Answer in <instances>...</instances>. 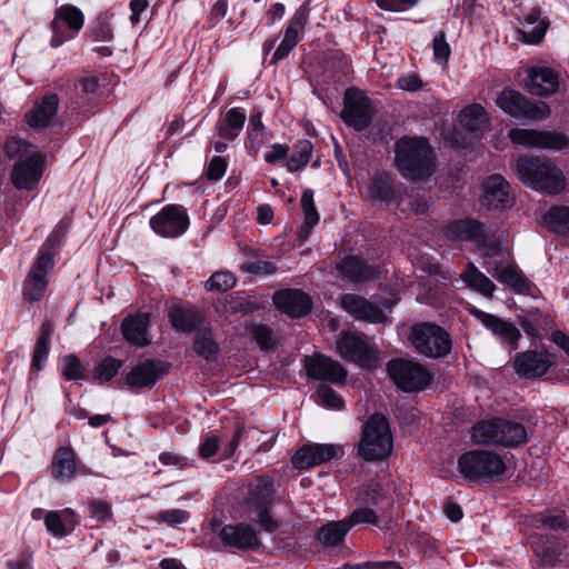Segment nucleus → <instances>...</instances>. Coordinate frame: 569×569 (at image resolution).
I'll use <instances>...</instances> for the list:
<instances>
[{
	"label": "nucleus",
	"mask_w": 569,
	"mask_h": 569,
	"mask_svg": "<svg viewBox=\"0 0 569 569\" xmlns=\"http://www.w3.org/2000/svg\"><path fill=\"white\" fill-rule=\"evenodd\" d=\"M62 370L61 373L66 380L78 381L87 378L84 367L81 365L80 359L71 353L61 359Z\"/></svg>",
	"instance_id": "3c124183"
},
{
	"label": "nucleus",
	"mask_w": 569,
	"mask_h": 569,
	"mask_svg": "<svg viewBox=\"0 0 569 569\" xmlns=\"http://www.w3.org/2000/svg\"><path fill=\"white\" fill-rule=\"evenodd\" d=\"M171 327L179 332H192L201 322L200 312L190 305L173 303L168 310Z\"/></svg>",
	"instance_id": "4c0bfd02"
},
{
	"label": "nucleus",
	"mask_w": 569,
	"mask_h": 569,
	"mask_svg": "<svg viewBox=\"0 0 569 569\" xmlns=\"http://www.w3.org/2000/svg\"><path fill=\"white\" fill-rule=\"evenodd\" d=\"M443 237L450 241H471L476 244H485V226L477 219L466 217L449 223L442 230Z\"/></svg>",
	"instance_id": "c756f323"
},
{
	"label": "nucleus",
	"mask_w": 569,
	"mask_h": 569,
	"mask_svg": "<svg viewBox=\"0 0 569 569\" xmlns=\"http://www.w3.org/2000/svg\"><path fill=\"white\" fill-rule=\"evenodd\" d=\"M47 530L54 537L62 538L71 533L78 525L72 509L49 511L44 517Z\"/></svg>",
	"instance_id": "58836bf2"
},
{
	"label": "nucleus",
	"mask_w": 569,
	"mask_h": 569,
	"mask_svg": "<svg viewBox=\"0 0 569 569\" xmlns=\"http://www.w3.org/2000/svg\"><path fill=\"white\" fill-rule=\"evenodd\" d=\"M90 516L98 521H107L111 519V506L103 500H93L88 505Z\"/></svg>",
	"instance_id": "0e129e2a"
},
{
	"label": "nucleus",
	"mask_w": 569,
	"mask_h": 569,
	"mask_svg": "<svg viewBox=\"0 0 569 569\" xmlns=\"http://www.w3.org/2000/svg\"><path fill=\"white\" fill-rule=\"evenodd\" d=\"M167 372L168 365L166 362L148 359L132 367L124 380L131 389L152 388Z\"/></svg>",
	"instance_id": "b1692460"
},
{
	"label": "nucleus",
	"mask_w": 569,
	"mask_h": 569,
	"mask_svg": "<svg viewBox=\"0 0 569 569\" xmlns=\"http://www.w3.org/2000/svg\"><path fill=\"white\" fill-rule=\"evenodd\" d=\"M337 270L352 283L366 282L379 277V270L376 267L366 264L356 256L345 257L337 262Z\"/></svg>",
	"instance_id": "c9c22d12"
},
{
	"label": "nucleus",
	"mask_w": 569,
	"mask_h": 569,
	"mask_svg": "<svg viewBox=\"0 0 569 569\" xmlns=\"http://www.w3.org/2000/svg\"><path fill=\"white\" fill-rule=\"evenodd\" d=\"M92 37L96 41H110L113 37L110 23L99 18L96 26L91 29Z\"/></svg>",
	"instance_id": "774afa93"
},
{
	"label": "nucleus",
	"mask_w": 569,
	"mask_h": 569,
	"mask_svg": "<svg viewBox=\"0 0 569 569\" xmlns=\"http://www.w3.org/2000/svg\"><path fill=\"white\" fill-rule=\"evenodd\" d=\"M50 469L52 477L59 481H70L78 473H88L87 468L78 463L76 452L71 447L56 449Z\"/></svg>",
	"instance_id": "2f4dec72"
},
{
	"label": "nucleus",
	"mask_w": 569,
	"mask_h": 569,
	"mask_svg": "<svg viewBox=\"0 0 569 569\" xmlns=\"http://www.w3.org/2000/svg\"><path fill=\"white\" fill-rule=\"evenodd\" d=\"M342 453V448L331 443H310L301 447L291 459L296 469L303 470L326 463Z\"/></svg>",
	"instance_id": "aec40b11"
},
{
	"label": "nucleus",
	"mask_w": 569,
	"mask_h": 569,
	"mask_svg": "<svg viewBox=\"0 0 569 569\" xmlns=\"http://www.w3.org/2000/svg\"><path fill=\"white\" fill-rule=\"evenodd\" d=\"M459 123L469 132L483 131L489 124V116L485 108L478 103L465 107L458 117Z\"/></svg>",
	"instance_id": "79ce46f5"
},
{
	"label": "nucleus",
	"mask_w": 569,
	"mask_h": 569,
	"mask_svg": "<svg viewBox=\"0 0 569 569\" xmlns=\"http://www.w3.org/2000/svg\"><path fill=\"white\" fill-rule=\"evenodd\" d=\"M482 190L480 203L487 210L507 211L515 204L511 186L501 174L495 173L486 178Z\"/></svg>",
	"instance_id": "a211bd4d"
},
{
	"label": "nucleus",
	"mask_w": 569,
	"mask_h": 569,
	"mask_svg": "<svg viewBox=\"0 0 569 569\" xmlns=\"http://www.w3.org/2000/svg\"><path fill=\"white\" fill-rule=\"evenodd\" d=\"M519 323L522 330L530 337L537 339L541 337L540 325L541 316L538 312H530L520 318Z\"/></svg>",
	"instance_id": "bf43d9fd"
},
{
	"label": "nucleus",
	"mask_w": 569,
	"mask_h": 569,
	"mask_svg": "<svg viewBox=\"0 0 569 569\" xmlns=\"http://www.w3.org/2000/svg\"><path fill=\"white\" fill-rule=\"evenodd\" d=\"M523 89L533 97L553 96L560 86V74L551 67L536 64L525 69Z\"/></svg>",
	"instance_id": "f3484780"
},
{
	"label": "nucleus",
	"mask_w": 569,
	"mask_h": 569,
	"mask_svg": "<svg viewBox=\"0 0 569 569\" xmlns=\"http://www.w3.org/2000/svg\"><path fill=\"white\" fill-rule=\"evenodd\" d=\"M523 19L525 27L519 30L520 40L527 44L540 43L550 26L549 18L542 14L540 7H533Z\"/></svg>",
	"instance_id": "f704fd0d"
},
{
	"label": "nucleus",
	"mask_w": 569,
	"mask_h": 569,
	"mask_svg": "<svg viewBox=\"0 0 569 569\" xmlns=\"http://www.w3.org/2000/svg\"><path fill=\"white\" fill-rule=\"evenodd\" d=\"M247 511L251 520H254L262 530L272 533L280 527V521L270 515V506L273 501V478L268 475L257 477L249 487Z\"/></svg>",
	"instance_id": "423d86ee"
},
{
	"label": "nucleus",
	"mask_w": 569,
	"mask_h": 569,
	"mask_svg": "<svg viewBox=\"0 0 569 569\" xmlns=\"http://www.w3.org/2000/svg\"><path fill=\"white\" fill-rule=\"evenodd\" d=\"M340 303L346 312L358 320L370 323H382L386 320V315L381 306L362 296L346 293L342 296Z\"/></svg>",
	"instance_id": "393cba45"
},
{
	"label": "nucleus",
	"mask_w": 569,
	"mask_h": 569,
	"mask_svg": "<svg viewBox=\"0 0 569 569\" xmlns=\"http://www.w3.org/2000/svg\"><path fill=\"white\" fill-rule=\"evenodd\" d=\"M362 507L356 508L349 517L345 518L350 529L357 525L377 526L389 516L393 507V499L379 482H370L360 493Z\"/></svg>",
	"instance_id": "39448f33"
},
{
	"label": "nucleus",
	"mask_w": 569,
	"mask_h": 569,
	"mask_svg": "<svg viewBox=\"0 0 569 569\" xmlns=\"http://www.w3.org/2000/svg\"><path fill=\"white\" fill-rule=\"evenodd\" d=\"M218 537L224 546L242 551L257 550L261 546L257 531L247 522L226 525Z\"/></svg>",
	"instance_id": "5701e85b"
},
{
	"label": "nucleus",
	"mask_w": 569,
	"mask_h": 569,
	"mask_svg": "<svg viewBox=\"0 0 569 569\" xmlns=\"http://www.w3.org/2000/svg\"><path fill=\"white\" fill-rule=\"evenodd\" d=\"M320 72L313 74L312 81L317 86L325 89V87L341 81L349 72V62L347 57L340 52L335 51L329 53L319 64Z\"/></svg>",
	"instance_id": "cd10ccee"
},
{
	"label": "nucleus",
	"mask_w": 569,
	"mask_h": 569,
	"mask_svg": "<svg viewBox=\"0 0 569 569\" xmlns=\"http://www.w3.org/2000/svg\"><path fill=\"white\" fill-rule=\"evenodd\" d=\"M349 531L350 525L345 519L330 521L318 530L317 538L326 547H337Z\"/></svg>",
	"instance_id": "37998d69"
},
{
	"label": "nucleus",
	"mask_w": 569,
	"mask_h": 569,
	"mask_svg": "<svg viewBox=\"0 0 569 569\" xmlns=\"http://www.w3.org/2000/svg\"><path fill=\"white\" fill-rule=\"evenodd\" d=\"M236 286V278L231 272L219 271L212 273L206 282V288L210 292L227 291Z\"/></svg>",
	"instance_id": "5fc2aeb1"
},
{
	"label": "nucleus",
	"mask_w": 569,
	"mask_h": 569,
	"mask_svg": "<svg viewBox=\"0 0 569 569\" xmlns=\"http://www.w3.org/2000/svg\"><path fill=\"white\" fill-rule=\"evenodd\" d=\"M420 0H376L379 9L389 12H407L413 9Z\"/></svg>",
	"instance_id": "13d9d810"
},
{
	"label": "nucleus",
	"mask_w": 569,
	"mask_h": 569,
	"mask_svg": "<svg viewBox=\"0 0 569 569\" xmlns=\"http://www.w3.org/2000/svg\"><path fill=\"white\" fill-rule=\"evenodd\" d=\"M393 451V433L388 418L382 413L371 415L362 425L357 455L367 462L388 459Z\"/></svg>",
	"instance_id": "7ed1b4c3"
},
{
	"label": "nucleus",
	"mask_w": 569,
	"mask_h": 569,
	"mask_svg": "<svg viewBox=\"0 0 569 569\" xmlns=\"http://www.w3.org/2000/svg\"><path fill=\"white\" fill-rule=\"evenodd\" d=\"M227 168V160L221 156H214L207 167L206 177L210 181H218L224 176Z\"/></svg>",
	"instance_id": "052dcab7"
},
{
	"label": "nucleus",
	"mask_w": 569,
	"mask_h": 569,
	"mask_svg": "<svg viewBox=\"0 0 569 569\" xmlns=\"http://www.w3.org/2000/svg\"><path fill=\"white\" fill-rule=\"evenodd\" d=\"M489 271L498 281L509 286L515 292L525 296L531 295V281L513 263L496 262L495 268Z\"/></svg>",
	"instance_id": "72a5a7b5"
},
{
	"label": "nucleus",
	"mask_w": 569,
	"mask_h": 569,
	"mask_svg": "<svg viewBox=\"0 0 569 569\" xmlns=\"http://www.w3.org/2000/svg\"><path fill=\"white\" fill-rule=\"evenodd\" d=\"M60 99L56 93H47L37 99L33 107L26 112V123L33 130L48 127L56 117Z\"/></svg>",
	"instance_id": "7c9ffc66"
},
{
	"label": "nucleus",
	"mask_w": 569,
	"mask_h": 569,
	"mask_svg": "<svg viewBox=\"0 0 569 569\" xmlns=\"http://www.w3.org/2000/svg\"><path fill=\"white\" fill-rule=\"evenodd\" d=\"M270 132L262 122V112L256 110L250 114L249 124L247 127L246 148L248 153L257 154L262 146L270 140Z\"/></svg>",
	"instance_id": "ea45409f"
},
{
	"label": "nucleus",
	"mask_w": 569,
	"mask_h": 569,
	"mask_svg": "<svg viewBox=\"0 0 569 569\" xmlns=\"http://www.w3.org/2000/svg\"><path fill=\"white\" fill-rule=\"evenodd\" d=\"M189 519V513L181 509H169L160 511L157 515V520L166 522L169 526H177L186 522Z\"/></svg>",
	"instance_id": "e2e57ef3"
},
{
	"label": "nucleus",
	"mask_w": 569,
	"mask_h": 569,
	"mask_svg": "<svg viewBox=\"0 0 569 569\" xmlns=\"http://www.w3.org/2000/svg\"><path fill=\"white\" fill-rule=\"evenodd\" d=\"M519 180L545 194H558L566 187V178L551 160L538 156H520L515 162Z\"/></svg>",
	"instance_id": "f03ea898"
},
{
	"label": "nucleus",
	"mask_w": 569,
	"mask_h": 569,
	"mask_svg": "<svg viewBox=\"0 0 569 569\" xmlns=\"http://www.w3.org/2000/svg\"><path fill=\"white\" fill-rule=\"evenodd\" d=\"M431 48L435 62L440 66L447 64L451 54V48L447 41V34L445 30H440L435 34L431 42Z\"/></svg>",
	"instance_id": "864d4df0"
},
{
	"label": "nucleus",
	"mask_w": 569,
	"mask_h": 569,
	"mask_svg": "<svg viewBox=\"0 0 569 569\" xmlns=\"http://www.w3.org/2000/svg\"><path fill=\"white\" fill-rule=\"evenodd\" d=\"M246 120V111L240 107H233L220 116L214 130L221 140L234 141L240 136Z\"/></svg>",
	"instance_id": "e433bc0d"
},
{
	"label": "nucleus",
	"mask_w": 569,
	"mask_h": 569,
	"mask_svg": "<svg viewBox=\"0 0 569 569\" xmlns=\"http://www.w3.org/2000/svg\"><path fill=\"white\" fill-rule=\"evenodd\" d=\"M53 266V254L46 250H39L23 283V298L27 301L33 302L42 299Z\"/></svg>",
	"instance_id": "2eb2a0df"
},
{
	"label": "nucleus",
	"mask_w": 569,
	"mask_h": 569,
	"mask_svg": "<svg viewBox=\"0 0 569 569\" xmlns=\"http://www.w3.org/2000/svg\"><path fill=\"white\" fill-rule=\"evenodd\" d=\"M397 87L405 91L415 92L423 87V82L418 74L409 73L398 78Z\"/></svg>",
	"instance_id": "338daca9"
},
{
	"label": "nucleus",
	"mask_w": 569,
	"mask_h": 569,
	"mask_svg": "<svg viewBox=\"0 0 569 569\" xmlns=\"http://www.w3.org/2000/svg\"><path fill=\"white\" fill-rule=\"evenodd\" d=\"M555 356L547 350H528L515 359L516 372L526 379L542 377L553 365Z\"/></svg>",
	"instance_id": "412c9836"
},
{
	"label": "nucleus",
	"mask_w": 569,
	"mask_h": 569,
	"mask_svg": "<svg viewBox=\"0 0 569 569\" xmlns=\"http://www.w3.org/2000/svg\"><path fill=\"white\" fill-rule=\"evenodd\" d=\"M471 315L497 336L503 345H507L510 352L518 349V340L521 333L512 322L505 321L479 309H472Z\"/></svg>",
	"instance_id": "a878e982"
},
{
	"label": "nucleus",
	"mask_w": 569,
	"mask_h": 569,
	"mask_svg": "<svg viewBox=\"0 0 569 569\" xmlns=\"http://www.w3.org/2000/svg\"><path fill=\"white\" fill-rule=\"evenodd\" d=\"M305 368L309 378L329 381L337 386H342L348 375V371L339 361L320 353L307 357Z\"/></svg>",
	"instance_id": "6ab92c4d"
},
{
	"label": "nucleus",
	"mask_w": 569,
	"mask_h": 569,
	"mask_svg": "<svg viewBox=\"0 0 569 569\" xmlns=\"http://www.w3.org/2000/svg\"><path fill=\"white\" fill-rule=\"evenodd\" d=\"M365 196L372 202L385 204L398 203L401 200V192L387 172H377L369 178Z\"/></svg>",
	"instance_id": "c85d7f7f"
},
{
	"label": "nucleus",
	"mask_w": 569,
	"mask_h": 569,
	"mask_svg": "<svg viewBox=\"0 0 569 569\" xmlns=\"http://www.w3.org/2000/svg\"><path fill=\"white\" fill-rule=\"evenodd\" d=\"M150 313L138 312L127 316L121 323V332L126 341L136 347L151 343L149 335Z\"/></svg>",
	"instance_id": "473e14b6"
},
{
	"label": "nucleus",
	"mask_w": 569,
	"mask_h": 569,
	"mask_svg": "<svg viewBox=\"0 0 569 569\" xmlns=\"http://www.w3.org/2000/svg\"><path fill=\"white\" fill-rule=\"evenodd\" d=\"M309 19V9L302 4L300 6L290 18L288 26L284 30L283 39L276 48L271 64L287 58L300 40V33L305 30Z\"/></svg>",
	"instance_id": "4be33fe9"
},
{
	"label": "nucleus",
	"mask_w": 569,
	"mask_h": 569,
	"mask_svg": "<svg viewBox=\"0 0 569 569\" xmlns=\"http://www.w3.org/2000/svg\"><path fill=\"white\" fill-rule=\"evenodd\" d=\"M313 144L308 139L298 140L293 147L291 154L288 157L286 167L289 172H298L303 170L311 160Z\"/></svg>",
	"instance_id": "c03bdc74"
},
{
	"label": "nucleus",
	"mask_w": 569,
	"mask_h": 569,
	"mask_svg": "<svg viewBox=\"0 0 569 569\" xmlns=\"http://www.w3.org/2000/svg\"><path fill=\"white\" fill-rule=\"evenodd\" d=\"M336 350L342 359L363 369L378 366L379 350L373 340L361 332L341 331L337 337Z\"/></svg>",
	"instance_id": "6e6552de"
},
{
	"label": "nucleus",
	"mask_w": 569,
	"mask_h": 569,
	"mask_svg": "<svg viewBox=\"0 0 569 569\" xmlns=\"http://www.w3.org/2000/svg\"><path fill=\"white\" fill-rule=\"evenodd\" d=\"M342 569H401L396 561H366L360 563H346Z\"/></svg>",
	"instance_id": "69168bd1"
},
{
	"label": "nucleus",
	"mask_w": 569,
	"mask_h": 569,
	"mask_svg": "<svg viewBox=\"0 0 569 569\" xmlns=\"http://www.w3.org/2000/svg\"><path fill=\"white\" fill-rule=\"evenodd\" d=\"M506 470L502 457L492 451L470 450L458 458V471L468 481H489L502 476Z\"/></svg>",
	"instance_id": "0eeeda50"
},
{
	"label": "nucleus",
	"mask_w": 569,
	"mask_h": 569,
	"mask_svg": "<svg viewBox=\"0 0 569 569\" xmlns=\"http://www.w3.org/2000/svg\"><path fill=\"white\" fill-rule=\"evenodd\" d=\"M249 336L261 350H268L273 347L272 330L264 325L251 326L249 328Z\"/></svg>",
	"instance_id": "6e6d98bb"
},
{
	"label": "nucleus",
	"mask_w": 569,
	"mask_h": 569,
	"mask_svg": "<svg viewBox=\"0 0 569 569\" xmlns=\"http://www.w3.org/2000/svg\"><path fill=\"white\" fill-rule=\"evenodd\" d=\"M461 278L469 288L485 297H492L496 290V284L472 263L468 264Z\"/></svg>",
	"instance_id": "49530a36"
},
{
	"label": "nucleus",
	"mask_w": 569,
	"mask_h": 569,
	"mask_svg": "<svg viewBox=\"0 0 569 569\" xmlns=\"http://www.w3.org/2000/svg\"><path fill=\"white\" fill-rule=\"evenodd\" d=\"M392 382L405 392L426 389L432 380L430 372L420 363L407 359H392L387 365Z\"/></svg>",
	"instance_id": "9b49d317"
},
{
	"label": "nucleus",
	"mask_w": 569,
	"mask_h": 569,
	"mask_svg": "<svg viewBox=\"0 0 569 569\" xmlns=\"http://www.w3.org/2000/svg\"><path fill=\"white\" fill-rule=\"evenodd\" d=\"M47 157L42 152H33L20 161H14L10 180L17 190L33 191L44 172Z\"/></svg>",
	"instance_id": "dca6fc26"
},
{
	"label": "nucleus",
	"mask_w": 569,
	"mask_h": 569,
	"mask_svg": "<svg viewBox=\"0 0 569 569\" xmlns=\"http://www.w3.org/2000/svg\"><path fill=\"white\" fill-rule=\"evenodd\" d=\"M395 166L410 181H426L437 170V154L425 137L403 136L395 142Z\"/></svg>",
	"instance_id": "f257e3e1"
},
{
	"label": "nucleus",
	"mask_w": 569,
	"mask_h": 569,
	"mask_svg": "<svg viewBox=\"0 0 569 569\" xmlns=\"http://www.w3.org/2000/svg\"><path fill=\"white\" fill-rule=\"evenodd\" d=\"M508 138L513 144L531 149L562 151L569 148V137L557 130L513 128L509 130Z\"/></svg>",
	"instance_id": "ddd939ff"
},
{
	"label": "nucleus",
	"mask_w": 569,
	"mask_h": 569,
	"mask_svg": "<svg viewBox=\"0 0 569 569\" xmlns=\"http://www.w3.org/2000/svg\"><path fill=\"white\" fill-rule=\"evenodd\" d=\"M317 393L323 405L329 408L340 409L343 406L341 397L329 386H319Z\"/></svg>",
	"instance_id": "680f3d73"
},
{
	"label": "nucleus",
	"mask_w": 569,
	"mask_h": 569,
	"mask_svg": "<svg viewBox=\"0 0 569 569\" xmlns=\"http://www.w3.org/2000/svg\"><path fill=\"white\" fill-rule=\"evenodd\" d=\"M471 439L479 445L516 448L528 441V431L520 422L498 418L475 425L471 429Z\"/></svg>",
	"instance_id": "20e7f679"
},
{
	"label": "nucleus",
	"mask_w": 569,
	"mask_h": 569,
	"mask_svg": "<svg viewBox=\"0 0 569 569\" xmlns=\"http://www.w3.org/2000/svg\"><path fill=\"white\" fill-rule=\"evenodd\" d=\"M409 340L416 351L428 358H441L451 351L450 335L440 326L420 322L411 327Z\"/></svg>",
	"instance_id": "9d476101"
},
{
	"label": "nucleus",
	"mask_w": 569,
	"mask_h": 569,
	"mask_svg": "<svg viewBox=\"0 0 569 569\" xmlns=\"http://www.w3.org/2000/svg\"><path fill=\"white\" fill-rule=\"evenodd\" d=\"M33 148L34 147L27 140L11 137L6 141L3 152L8 159L20 161V159L32 156L33 152H37Z\"/></svg>",
	"instance_id": "de8ad7c7"
},
{
	"label": "nucleus",
	"mask_w": 569,
	"mask_h": 569,
	"mask_svg": "<svg viewBox=\"0 0 569 569\" xmlns=\"http://www.w3.org/2000/svg\"><path fill=\"white\" fill-rule=\"evenodd\" d=\"M376 109L371 99L357 88H348L343 94L340 118L343 123L356 131L370 127Z\"/></svg>",
	"instance_id": "f8f14e48"
},
{
	"label": "nucleus",
	"mask_w": 569,
	"mask_h": 569,
	"mask_svg": "<svg viewBox=\"0 0 569 569\" xmlns=\"http://www.w3.org/2000/svg\"><path fill=\"white\" fill-rule=\"evenodd\" d=\"M149 223L157 234L174 238L186 232L189 219L188 216H151Z\"/></svg>",
	"instance_id": "a19ab883"
},
{
	"label": "nucleus",
	"mask_w": 569,
	"mask_h": 569,
	"mask_svg": "<svg viewBox=\"0 0 569 569\" xmlns=\"http://www.w3.org/2000/svg\"><path fill=\"white\" fill-rule=\"evenodd\" d=\"M84 24L82 11L73 4H62L56 9L51 22L52 38L50 44L53 48L60 47L66 41L78 36Z\"/></svg>",
	"instance_id": "4468645a"
},
{
	"label": "nucleus",
	"mask_w": 569,
	"mask_h": 569,
	"mask_svg": "<svg viewBox=\"0 0 569 569\" xmlns=\"http://www.w3.org/2000/svg\"><path fill=\"white\" fill-rule=\"evenodd\" d=\"M121 366V360L111 356L104 357L94 366L92 371L93 378L99 381H109L117 376Z\"/></svg>",
	"instance_id": "8fccbe9b"
},
{
	"label": "nucleus",
	"mask_w": 569,
	"mask_h": 569,
	"mask_svg": "<svg viewBox=\"0 0 569 569\" xmlns=\"http://www.w3.org/2000/svg\"><path fill=\"white\" fill-rule=\"evenodd\" d=\"M537 224L558 236L569 234V216H539Z\"/></svg>",
	"instance_id": "603ef678"
},
{
	"label": "nucleus",
	"mask_w": 569,
	"mask_h": 569,
	"mask_svg": "<svg viewBox=\"0 0 569 569\" xmlns=\"http://www.w3.org/2000/svg\"><path fill=\"white\" fill-rule=\"evenodd\" d=\"M52 332L51 321H43L32 355V367L36 370H41L48 359Z\"/></svg>",
	"instance_id": "a18cd8bd"
},
{
	"label": "nucleus",
	"mask_w": 569,
	"mask_h": 569,
	"mask_svg": "<svg viewBox=\"0 0 569 569\" xmlns=\"http://www.w3.org/2000/svg\"><path fill=\"white\" fill-rule=\"evenodd\" d=\"M497 106L509 117L519 120L543 121L551 114L543 101H532L511 87L503 88L496 99Z\"/></svg>",
	"instance_id": "1a4fd4ad"
},
{
	"label": "nucleus",
	"mask_w": 569,
	"mask_h": 569,
	"mask_svg": "<svg viewBox=\"0 0 569 569\" xmlns=\"http://www.w3.org/2000/svg\"><path fill=\"white\" fill-rule=\"evenodd\" d=\"M273 302L278 310L293 318L308 315L312 308L310 296L300 289L280 290L274 293Z\"/></svg>",
	"instance_id": "bb28decb"
},
{
	"label": "nucleus",
	"mask_w": 569,
	"mask_h": 569,
	"mask_svg": "<svg viewBox=\"0 0 569 569\" xmlns=\"http://www.w3.org/2000/svg\"><path fill=\"white\" fill-rule=\"evenodd\" d=\"M69 224L70 222L68 220H61L48 236L40 250L49 251L54 256V250L59 247L62 238L66 236Z\"/></svg>",
	"instance_id": "4d7b16f0"
},
{
	"label": "nucleus",
	"mask_w": 569,
	"mask_h": 569,
	"mask_svg": "<svg viewBox=\"0 0 569 569\" xmlns=\"http://www.w3.org/2000/svg\"><path fill=\"white\" fill-rule=\"evenodd\" d=\"M194 351L206 360H214L218 353V345L210 331H199L193 342Z\"/></svg>",
	"instance_id": "09e8293b"
}]
</instances>
